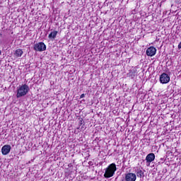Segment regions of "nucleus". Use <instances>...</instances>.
Wrapping results in <instances>:
<instances>
[{"mask_svg":"<svg viewBox=\"0 0 181 181\" xmlns=\"http://www.w3.org/2000/svg\"><path fill=\"white\" fill-rule=\"evenodd\" d=\"M115 172H117V165L112 163L105 169L104 177H105V179H110V177H112V176L115 175Z\"/></svg>","mask_w":181,"mask_h":181,"instance_id":"1","label":"nucleus"},{"mask_svg":"<svg viewBox=\"0 0 181 181\" xmlns=\"http://www.w3.org/2000/svg\"><path fill=\"white\" fill-rule=\"evenodd\" d=\"M136 176L137 177L142 178V177H145V174L144 173V171H142V170L137 169Z\"/></svg>","mask_w":181,"mask_h":181,"instance_id":"10","label":"nucleus"},{"mask_svg":"<svg viewBox=\"0 0 181 181\" xmlns=\"http://www.w3.org/2000/svg\"><path fill=\"white\" fill-rule=\"evenodd\" d=\"M23 54V51L21 49H18L15 52V55L16 57H21Z\"/></svg>","mask_w":181,"mask_h":181,"instance_id":"11","label":"nucleus"},{"mask_svg":"<svg viewBox=\"0 0 181 181\" xmlns=\"http://www.w3.org/2000/svg\"><path fill=\"white\" fill-rule=\"evenodd\" d=\"M146 53L147 56L150 57H153V56L156 54V48L153 46H151L148 48H147Z\"/></svg>","mask_w":181,"mask_h":181,"instance_id":"5","label":"nucleus"},{"mask_svg":"<svg viewBox=\"0 0 181 181\" xmlns=\"http://www.w3.org/2000/svg\"><path fill=\"white\" fill-rule=\"evenodd\" d=\"M136 180V175L132 173L125 174V181H135Z\"/></svg>","mask_w":181,"mask_h":181,"instance_id":"6","label":"nucleus"},{"mask_svg":"<svg viewBox=\"0 0 181 181\" xmlns=\"http://www.w3.org/2000/svg\"><path fill=\"white\" fill-rule=\"evenodd\" d=\"M86 97V94L83 93L81 95L80 98H84Z\"/></svg>","mask_w":181,"mask_h":181,"instance_id":"13","label":"nucleus"},{"mask_svg":"<svg viewBox=\"0 0 181 181\" xmlns=\"http://www.w3.org/2000/svg\"><path fill=\"white\" fill-rule=\"evenodd\" d=\"M77 129H80V127H78Z\"/></svg>","mask_w":181,"mask_h":181,"instance_id":"15","label":"nucleus"},{"mask_svg":"<svg viewBox=\"0 0 181 181\" xmlns=\"http://www.w3.org/2000/svg\"><path fill=\"white\" fill-rule=\"evenodd\" d=\"M83 124H84V119H83L82 117H79L78 118V125H79V127H81Z\"/></svg>","mask_w":181,"mask_h":181,"instance_id":"12","label":"nucleus"},{"mask_svg":"<svg viewBox=\"0 0 181 181\" xmlns=\"http://www.w3.org/2000/svg\"><path fill=\"white\" fill-rule=\"evenodd\" d=\"M146 163H148L150 165L151 162H153L155 160V154L153 153H148L146 157Z\"/></svg>","mask_w":181,"mask_h":181,"instance_id":"7","label":"nucleus"},{"mask_svg":"<svg viewBox=\"0 0 181 181\" xmlns=\"http://www.w3.org/2000/svg\"><path fill=\"white\" fill-rule=\"evenodd\" d=\"M28 93H29V86L25 83L24 85L19 86V88L17 89L16 97L17 98L25 97Z\"/></svg>","mask_w":181,"mask_h":181,"instance_id":"2","label":"nucleus"},{"mask_svg":"<svg viewBox=\"0 0 181 181\" xmlns=\"http://www.w3.org/2000/svg\"><path fill=\"white\" fill-rule=\"evenodd\" d=\"M177 47H178V50H180V49H181V42L179 43Z\"/></svg>","mask_w":181,"mask_h":181,"instance_id":"14","label":"nucleus"},{"mask_svg":"<svg viewBox=\"0 0 181 181\" xmlns=\"http://www.w3.org/2000/svg\"><path fill=\"white\" fill-rule=\"evenodd\" d=\"M0 54H1V51H0Z\"/></svg>","mask_w":181,"mask_h":181,"instance_id":"16","label":"nucleus"},{"mask_svg":"<svg viewBox=\"0 0 181 181\" xmlns=\"http://www.w3.org/2000/svg\"><path fill=\"white\" fill-rule=\"evenodd\" d=\"M169 81H170V77L169 76V75H168V74L163 73L160 76V82L161 83V84H168Z\"/></svg>","mask_w":181,"mask_h":181,"instance_id":"4","label":"nucleus"},{"mask_svg":"<svg viewBox=\"0 0 181 181\" xmlns=\"http://www.w3.org/2000/svg\"><path fill=\"white\" fill-rule=\"evenodd\" d=\"M34 50L35 52H45L46 50V45L43 42L36 43L34 45Z\"/></svg>","mask_w":181,"mask_h":181,"instance_id":"3","label":"nucleus"},{"mask_svg":"<svg viewBox=\"0 0 181 181\" xmlns=\"http://www.w3.org/2000/svg\"><path fill=\"white\" fill-rule=\"evenodd\" d=\"M11 152V145H4L1 148V153L2 155H8Z\"/></svg>","mask_w":181,"mask_h":181,"instance_id":"8","label":"nucleus"},{"mask_svg":"<svg viewBox=\"0 0 181 181\" xmlns=\"http://www.w3.org/2000/svg\"><path fill=\"white\" fill-rule=\"evenodd\" d=\"M57 33H59V32H57V30H54V31L51 32L48 35L49 39H51V40L56 39V36H57Z\"/></svg>","mask_w":181,"mask_h":181,"instance_id":"9","label":"nucleus"}]
</instances>
